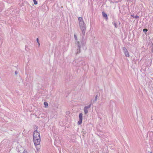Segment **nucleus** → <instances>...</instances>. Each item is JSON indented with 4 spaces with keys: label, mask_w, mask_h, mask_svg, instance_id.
Returning a JSON list of instances; mask_svg holds the SVG:
<instances>
[{
    "label": "nucleus",
    "mask_w": 153,
    "mask_h": 153,
    "mask_svg": "<svg viewBox=\"0 0 153 153\" xmlns=\"http://www.w3.org/2000/svg\"><path fill=\"white\" fill-rule=\"evenodd\" d=\"M38 45H39V46L40 44L39 43H38Z\"/></svg>",
    "instance_id": "nucleus-24"
},
{
    "label": "nucleus",
    "mask_w": 153,
    "mask_h": 153,
    "mask_svg": "<svg viewBox=\"0 0 153 153\" xmlns=\"http://www.w3.org/2000/svg\"><path fill=\"white\" fill-rule=\"evenodd\" d=\"M82 113L79 114V120L77 123L78 125H80L82 123Z\"/></svg>",
    "instance_id": "nucleus-6"
},
{
    "label": "nucleus",
    "mask_w": 153,
    "mask_h": 153,
    "mask_svg": "<svg viewBox=\"0 0 153 153\" xmlns=\"http://www.w3.org/2000/svg\"><path fill=\"white\" fill-rule=\"evenodd\" d=\"M132 16L134 17V16H133V15H131Z\"/></svg>",
    "instance_id": "nucleus-25"
},
{
    "label": "nucleus",
    "mask_w": 153,
    "mask_h": 153,
    "mask_svg": "<svg viewBox=\"0 0 153 153\" xmlns=\"http://www.w3.org/2000/svg\"><path fill=\"white\" fill-rule=\"evenodd\" d=\"M150 153H152V152H150Z\"/></svg>",
    "instance_id": "nucleus-27"
},
{
    "label": "nucleus",
    "mask_w": 153,
    "mask_h": 153,
    "mask_svg": "<svg viewBox=\"0 0 153 153\" xmlns=\"http://www.w3.org/2000/svg\"><path fill=\"white\" fill-rule=\"evenodd\" d=\"M25 50L26 51H28V48H27V46H25Z\"/></svg>",
    "instance_id": "nucleus-16"
},
{
    "label": "nucleus",
    "mask_w": 153,
    "mask_h": 153,
    "mask_svg": "<svg viewBox=\"0 0 153 153\" xmlns=\"http://www.w3.org/2000/svg\"><path fill=\"white\" fill-rule=\"evenodd\" d=\"M123 50L126 56L127 57H129V55L127 49L125 47H123Z\"/></svg>",
    "instance_id": "nucleus-5"
},
{
    "label": "nucleus",
    "mask_w": 153,
    "mask_h": 153,
    "mask_svg": "<svg viewBox=\"0 0 153 153\" xmlns=\"http://www.w3.org/2000/svg\"><path fill=\"white\" fill-rule=\"evenodd\" d=\"M84 111L85 114H86L88 113V110L87 109L84 108Z\"/></svg>",
    "instance_id": "nucleus-10"
},
{
    "label": "nucleus",
    "mask_w": 153,
    "mask_h": 153,
    "mask_svg": "<svg viewBox=\"0 0 153 153\" xmlns=\"http://www.w3.org/2000/svg\"><path fill=\"white\" fill-rule=\"evenodd\" d=\"M33 135V138H40L39 132L37 131L36 130L34 131Z\"/></svg>",
    "instance_id": "nucleus-4"
},
{
    "label": "nucleus",
    "mask_w": 153,
    "mask_h": 153,
    "mask_svg": "<svg viewBox=\"0 0 153 153\" xmlns=\"http://www.w3.org/2000/svg\"><path fill=\"white\" fill-rule=\"evenodd\" d=\"M15 74L16 75H17L18 74V72L17 71H16L15 72Z\"/></svg>",
    "instance_id": "nucleus-19"
},
{
    "label": "nucleus",
    "mask_w": 153,
    "mask_h": 153,
    "mask_svg": "<svg viewBox=\"0 0 153 153\" xmlns=\"http://www.w3.org/2000/svg\"><path fill=\"white\" fill-rule=\"evenodd\" d=\"M79 25L80 28L82 31V34L83 36H84L85 34V31L86 30L85 25L84 22H79Z\"/></svg>",
    "instance_id": "nucleus-2"
},
{
    "label": "nucleus",
    "mask_w": 153,
    "mask_h": 153,
    "mask_svg": "<svg viewBox=\"0 0 153 153\" xmlns=\"http://www.w3.org/2000/svg\"><path fill=\"white\" fill-rule=\"evenodd\" d=\"M75 62L78 63V62H79V61H78V60H75Z\"/></svg>",
    "instance_id": "nucleus-21"
},
{
    "label": "nucleus",
    "mask_w": 153,
    "mask_h": 153,
    "mask_svg": "<svg viewBox=\"0 0 153 153\" xmlns=\"http://www.w3.org/2000/svg\"><path fill=\"white\" fill-rule=\"evenodd\" d=\"M148 31V29L146 28V29H144L143 30V31L145 33V34H146V33Z\"/></svg>",
    "instance_id": "nucleus-12"
},
{
    "label": "nucleus",
    "mask_w": 153,
    "mask_h": 153,
    "mask_svg": "<svg viewBox=\"0 0 153 153\" xmlns=\"http://www.w3.org/2000/svg\"><path fill=\"white\" fill-rule=\"evenodd\" d=\"M23 153H27V152L26 150H24Z\"/></svg>",
    "instance_id": "nucleus-18"
},
{
    "label": "nucleus",
    "mask_w": 153,
    "mask_h": 153,
    "mask_svg": "<svg viewBox=\"0 0 153 153\" xmlns=\"http://www.w3.org/2000/svg\"><path fill=\"white\" fill-rule=\"evenodd\" d=\"M134 18L136 19H137L139 18V16H137V15H136L134 16Z\"/></svg>",
    "instance_id": "nucleus-17"
},
{
    "label": "nucleus",
    "mask_w": 153,
    "mask_h": 153,
    "mask_svg": "<svg viewBox=\"0 0 153 153\" xmlns=\"http://www.w3.org/2000/svg\"><path fill=\"white\" fill-rule=\"evenodd\" d=\"M102 15L103 17H105L107 19H108V17L107 14L105 13L104 12H102Z\"/></svg>",
    "instance_id": "nucleus-7"
},
{
    "label": "nucleus",
    "mask_w": 153,
    "mask_h": 153,
    "mask_svg": "<svg viewBox=\"0 0 153 153\" xmlns=\"http://www.w3.org/2000/svg\"><path fill=\"white\" fill-rule=\"evenodd\" d=\"M91 104H90L88 105L85 106L84 108L88 109L90 108L91 107Z\"/></svg>",
    "instance_id": "nucleus-9"
},
{
    "label": "nucleus",
    "mask_w": 153,
    "mask_h": 153,
    "mask_svg": "<svg viewBox=\"0 0 153 153\" xmlns=\"http://www.w3.org/2000/svg\"><path fill=\"white\" fill-rule=\"evenodd\" d=\"M33 1L34 3L36 5L37 4V1H36V0H33Z\"/></svg>",
    "instance_id": "nucleus-14"
},
{
    "label": "nucleus",
    "mask_w": 153,
    "mask_h": 153,
    "mask_svg": "<svg viewBox=\"0 0 153 153\" xmlns=\"http://www.w3.org/2000/svg\"><path fill=\"white\" fill-rule=\"evenodd\" d=\"M78 19L79 21V22H84L82 18V17H79Z\"/></svg>",
    "instance_id": "nucleus-8"
},
{
    "label": "nucleus",
    "mask_w": 153,
    "mask_h": 153,
    "mask_svg": "<svg viewBox=\"0 0 153 153\" xmlns=\"http://www.w3.org/2000/svg\"><path fill=\"white\" fill-rule=\"evenodd\" d=\"M84 36L83 35L81 40L79 41H77L76 36L75 34L74 35V37L76 40L75 44L76 46L77 47L76 53L77 54L80 53V48L81 47H84L85 46L86 43V40L84 38Z\"/></svg>",
    "instance_id": "nucleus-1"
},
{
    "label": "nucleus",
    "mask_w": 153,
    "mask_h": 153,
    "mask_svg": "<svg viewBox=\"0 0 153 153\" xmlns=\"http://www.w3.org/2000/svg\"><path fill=\"white\" fill-rule=\"evenodd\" d=\"M44 104L45 105V107H47L48 105V103L46 102H44Z\"/></svg>",
    "instance_id": "nucleus-11"
},
{
    "label": "nucleus",
    "mask_w": 153,
    "mask_h": 153,
    "mask_svg": "<svg viewBox=\"0 0 153 153\" xmlns=\"http://www.w3.org/2000/svg\"><path fill=\"white\" fill-rule=\"evenodd\" d=\"M97 97H98L97 95H96V96H95V99L94 100V102H95V101H96L97 100Z\"/></svg>",
    "instance_id": "nucleus-13"
},
{
    "label": "nucleus",
    "mask_w": 153,
    "mask_h": 153,
    "mask_svg": "<svg viewBox=\"0 0 153 153\" xmlns=\"http://www.w3.org/2000/svg\"><path fill=\"white\" fill-rule=\"evenodd\" d=\"M36 41L38 42V43H39V39L38 38H37L36 39Z\"/></svg>",
    "instance_id": "nucleus-20"
},
{
    "label": "nucleus",
    "mask_w": 153,
    "mask_h": 153,
    "mask_svg": "<svg viewBox=\"0 0 153 153\" xmlns=\"http://www.w3.org/2000/svg\"><path fill=\"white\" fill-rule=\"evenodd\" d=\"M113 23H114V25L115 27L116 28H117V24H116L115 22V21L113 22Z\"/></svg>",
    "instance_id": "nucleus-15"
},
{
    "label": "nucleus",
    "mask_w": 153,
    "mask_h": 153,
    "mask_svg": "<svg viewBox=\"0 0 153 153\" xmlns=\"http://www.w3.org/2000/svg\"><path fill=\"white\" fill-rule=\"evenodd\" d=\"M85 49H86V47H85Z\"/></svg>",
    "instance_id": "nucleus-26"
},
{
    "label": "nucleus",
    "mask_w": 153,
    "mask_h": 153,
    "mask_svg": "<svg viewBox=\"0 0 153 153\" xmlns=\"http://www.w3.org/2000/svg\"><path fill=\"white\" fill-rule=\"evenodd\" d=\"M46 7H47V9L48 10V7L47 6H46Z\"/></svg>",
    "instance_id": "nucleus-23"
},
{
    "label": "nucleus",
    "mask_w": 153,
    "mask_h": 153,
    "mask_svg": "<svg viewBox=\"0 0 153 153\" xmlns=\"http://www.w3.org/2000/svg\"><path fill=\"white\" fill-rule=\"evenodd\" d=\"M34 144L35 146H37L39 144L40 142V138H33Z\"/></svg>",
    "instance_id": "nucleus-3"
},
{
    "label": "nucleus",
    "mask_w": 153,
    "mask_h": 153,
    "mask_svg": "<svg viewBox=\"0 0 153 153\" xmlns=\"http://www.w3.org/2000/svg\"><path fill=\"white\" fill-rule=\"evenodd\" d=\"M69 111H68V112H66V113H67V114H68V113H69Z\"/></svg>",
    "instance_id": "nucleus-22"
}]
</instances>
